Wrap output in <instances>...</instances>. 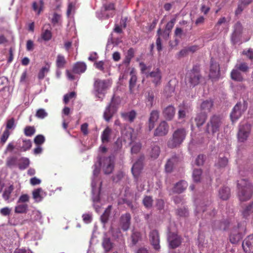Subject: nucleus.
<instances>
[{
    "label": "nucleus",
    "mask_w": 253,
    "mask_h": 253,
    "mask_svg": "<svg viewBox=\"0 0 253 253\" xmlns=\"http://www.w3.org/2000/svg\"><path fill=\"white\" fill-rule=\"evenodd\" d=\"M115 158L114 156H109L100 159L99 164H95L93 166V178L91 182L92 200L94 203V207L97 212H98L99 206L97 203L99 202L100 199V189L101 182L98 177L100 172L99 167H100L105 174L111 173L114 168Z\"/></svg>",
    "instance_id": "obj_1"
},
{
    "label": "nucleus",
    "mask_w": 253,
    "mask_h": 253,
    "mask_svg": "<svg viewBox=\"0 0 253 253\" xmlns=\"http://www.w3.org/2000/svg\"><path fill=\"white\" fill-rule=\"evenodd\" d=\"M238 197L240 201H246L249 200L252 195V186L246 179L238 180Z\"/></svg>",
    "instance_id": "obj_2"
},
{
    "label": "nucleus",
    "mask_w": 253,
    "mask_h": 253,
    "mask_svg": "<svg viewBox=\"0 0 253 253\" xmlns=\"http://www.w3.org/2000/svg\"><path fill=\"white\" fill-rule=\"evenodd\" d=\"M111 85V82L109 80L95 79L94 83V94L96 97L102 100L106 93V91Z\"/></svg>",
    "instance_id": "obj_3"
},
{
    "label": "nucleus",
    "mask_w": 253,
    "mask_h": 253,
    "mask_svg": "<svg viewBox=\"0 0 253 253\" xmlns=\"http://www.w3.org/2000/svg\"><path fill=\"white\" fill-rule=\"evenodd\" d=\"M134 130L130 127H126L122 130V134L124 140H130L131 145V152L132 154L138 153L141 148V144L139 141H135L133 138V132Z\"/></svg>",
    "instance_id": "obj_4"
},
{
    "label": "nucleus",
    "mask_w": 253,
    "mask_h": 253,
    "mask_svg": "<svg viewBox=\"0 0 253 253\" xmlns=\"http://www.w3.org/2000/svg\"><path fill=\"white\" fill-rule=\"evenodd\" d=\"M186 133L185 129L183 128L175 130L173 133L172 138L168 142V147L173 148L179 146L185 139Z\"/></svg>",
    "instance_id": "obj_5"
},
{
    "label": "nucleus",
    "mask_w": 253,
    "mask_h": 253,
    "mask_svg": "<svg viewBox=\"0 0 253 253\" xmlns=\"http://www.w3.org/2000/svg\"><path fill=\"white\" fill-rule=\"evenodd\" d=\"M115 5L113 3L104 4L100 11L96 12V16L100 19L112 17L115 15Z\"/></svg>",
    "instance_id": "obj_6"
},
{
    "label": "nucleus",
    "mask_w": 253,
    "mask_h": 253,
    "mask_svg": "<svg viewBox=\"0 0 253 253\" xmlns=\"http://www.w3.org/2000/svg\"><path fill=\"white\" fill-rule=\"evenodd\" d=\"M247 107L248 103L245 101H244L243 103L240 102L237 103L230 114L232 121L234 122L239 119L247 110Z\"/></svg>",
    "instance_id": "obj_7"
},
{
    "label": "nucleus",
    "mask_w": 253,
    "mask_h": 253,
    "mask_svg": "<svg viewBox=\"0 0 253 253\" xmlns=\"http://www.w3.org/2000/svg\"><path fill=\"white\" fill-rule=\"evenodd\" d=\"M200 75L199 71L197 67L187 73L185 78L186 82L189 84L190 86H195L199 83Z\"/></svg>",
    "instance_id": "obj_8"
},
{
    "label": "nucleus",
    "mask_w": 253,
    "mask_h": 253,
    "mask_svg": "<svg viewBox=\"0 0 253 253\" xmlns=\"http://www.w3.org/2000/svg\"><path fill=\"white\" fill-rule=\"evenodd\" d=\"M251 124L247 123L240 125L238 133L239 141L244 142L247 139L251 132Z\"/></svg>",
    "instance_id": "obj_9"
},
{
    "label": "nucleus",
    "mask_w": 253,
    "mask_h": 253,
    "mask_svg": "<svg viewBox=\"0 0 253 253\" xmlns=\"http://www.w3.org/2000/svg\"><path fill=\"white\" fill-rule=\"evenodd\" d=\"M119 104L116 102L114 98L112 99L111 102L108 105L104 112V118L108 122L112 118L115 113L117 112Z\"/></svg>",
    "instance_id": "obj_10"
},
{
    "label": "nucleus",
    "mask_w": 253,
    "mask_h": 253,
    "mask_svg": "<svg viewBox=\"0 0 253 253\" xmlns=\"http://www.w3.org/2000/svg\"><path fill=\"white\" fill-rule=\"evenodd\" d=\"M220 125L221 121L219 117L214 116L207 125V131L209 133H214L219 130Z\"/></svg>",
    "instance_id": "obj_11"
},
{
    "label": "nucleus",
    "mask_w": 253,
    "mask_h": 253,
    "mask_svg": "<svg viewBox=\"0 0 253 253\" xmlns=\"http://www.w3.org/2000/svg\"><path fill=\"white\" fill-rule=\"evenodd\" d=\"M144 158L143 156H140L138 160L133 164L131 168L132 174L136 180L138 179L142 169Z\"/></svg>",
    "instance_id": "obj_12"
},
{
    "label": "nucleus",
    "mask_w": 253,
    "mask_h": 253,
    "mask_svg": "<svg viewBox=\"0 0 253 253\" xmlns=\"http://www.w3.org/2000/svg\"><path fill=\"white\" fill-rule=\"evenodd\" d=\"M147 78H150L155 85L160 84L162 81V72L159 68H156L147 75Z\"/></svg>",
    "instance_id": "obj_13"
},
{
    "label": "nucleus",
    "mask_w": 253,
    "mask_h": 253,
    "mask_svg": "<svg viewBox=\"0 0 253 253\" xmlns=\"http://www.w3.org/2000/svg\"><path fill=\"white\" fill-rule=\"evenodd\" d=\"M242 247L246 253H253V234L244 240Z\"/></svg>",
    "instance_id": "obj_14"
},
{
    "label": "nucleus",
    "mask_w": 253,
    "mask_h": 253,
    "mask_svg": "<svg viewBox=\"0 0 253 253\" xmlns=\"http://www.w3.org/2000/svg\"><path fill=\"white\" fill-rule=\"evenodd\" d=\"M150 241L155 250L159 251L160 249V238L157 231L153 230L150 233Z\"/></svg>",
    "instance_id": "obj_15"
},
{
    "label": "nucleus",
    "mask_w": 253,
    "mask_h": 253,
    "mask_svg": "<svg viewBox=\"0 0 253 253\" xmlns=\"http://www.w3.org/2000/svg\"><path fill=\"white\" fill-rule=\"evenodd\" d=\"M168 240L169 247L172 249L177 248L181 243L180 237L174 233L169 234Z\"/></svg>",
    "instance_id": "obj_16"
},
{
    "label": "nucleus",
    "mask_w": 253,
    "mask_h": 253,
    "mask_svg": "<svg viewBox=\"0 0 253 253\" xmlns=\"http://www.w3.org/2000/svg\"><path fill=\"white\" fill-rule=\"evenodd\" d=\"M219 66L218 64L211 61L209 77L212 80H216L219 77Z\"/></svg>",
    "instance_id": "obj_17"
},
{
    "label": "nucleus",
    "mask_w": 253,
    "mask_h": 253,
    "mask_svg": "<svg viewBox=\"0 0 253 253\" xmlns=\"http://www.w3.org/2000/svg\"><path fill=\"white\" fill-rule=\"evenodd\" d=\"M169 131V126L165 121L162 122L156 128L154 135L163 136L166 135Z\"/></svg>",
    "instance_id": "obj_18"
},
{
    "label": "nucleus",
    "mask_w": 253,
    "mask_h": 253,
    "mask_svg": "<svg viewBox=\"0 0 253 253\" xmlns=\"http://www.w3.org/2000/svg\"><path fill=\"white\" fill-rule=\"evenodd\" d=\"M242 30L241 24L240 23H237L234 26V30L231 36V40L234 44L238 42Z\"/></svg>",
    "instance_id": "obj_19"
},
{
    "label": "nucleus",
    "mask_w": 253,
    "mask_h": 253,
    "mask_svg": "<svg viewBox=\"0 0 253 253\" xmlns=\"http://www.w3.org/2000/svg\"><path fill=\"white\" fill-rule=\"evenodd\" d=\"M131 216L129 213L122 215L120 219V225L124 231L128 229L130 224Z\"/></svg>",
    "instance_id": "obj_20"
},
{
    "label": "nucleus",
    "mask_w": 253,
    "mask_h": 253,
    "mask_svg": "<svg viewBox=\"0 0 253 253\" xmlns=\"http://www.w3.org/2000/svg\"><path fill=\"white\" fill-rule=\"evenodd\" d=\"M228 161L226 157H219L215 164L216 168L219 170L225 169L228 166Z\"/></svg>",
    "instance_id": "obj_21"
},
{
    "label": "nucleus",
    "mask_w": 253,
    "mask_h": 253,
    "mask_svg": "<svg viewBox=\"0 0 253 253\" xmlns=\"http://www.w3.org/2000/svg\"><path fill=\"white\" fill-rule=\"evenodd\" d=\"M33 197L36 202L42 201L44 197L45 196V193L41 188L36 189L33 191Z\"/></svg>",
    "instance_id": "obj_22"
},
{
    "label": "nucleus",
    "mask_w": 253,
    "mask_h": 253,
    "mask_svg": "<svg viewBox=\"0 0 253 253\" xmlns=\"http://www.w3.org/2000/svg\"><path fill=\"white\" fill-rule=\"evenodd\" d=\"M239 230L237 233L233 231L230 235V241L232 244L237 243L242 237V232L244 231V228H239Z\"/></svg>",
    "instance_id": "obj_23"
},
{
    "label": "nucleus",
    "mask_w": 253,
    "mask_h": 253,
    "mask_svg": "<svg viewBox=\"0 0 253 253\" xmlns=\"http://www.w3.org/2000/svg\"><path fill=\"white\" fill-rule=\"evenodd\" d=\"M18 144L21 150L23 151H26L30 149L32 146V142L29 139L20 138L18 140Z\"/></svg>",
    "instance_id": "obj_24"
},
{
    "label": "nucleus",
    "mask_w": 253,
    "mask_h": 253,
    "mask_svg": "<svg viewBox=\"0 0 253 253\" xmlns=\"http://www.w3.org/2000/svg\"><path fill=\"white\" fill-rule=\"evenodd\" d=\"M159 118V113L157 111H153L151 112L149 121V130H152L155 126V123L157 121Z\"/></svg>",
    "instance_id": "obj_25"
},
{
    "label": "nucleus",
    "mask_w": 253,
    "mask_h": 253,
    "mask_svg": "<svg viewBox=\"0 0 253 253\" xmlns=\"http://www.w3.org/2000/svg\"><path fill=\"white\" fill-rule=\"evenodd\" d=\"M187 186V183L185 181L181 180L175 185L173 191L178 193H182L186 189Z\"/></svg>",
    "instance_id": "obj_26"
},
{
    "label": "nucleus",
    "mask_w": 253,
    "mask_h": 253,
    "mask_svg": "<svg viewBox=\"0 0 253 253\" xmlns=\"http://www.w3.org/2000/svg\"><path fill=\"white\" fill-rule=\"evenodd\" d=\"M112 129L109 127H106L102 133L101 138L103 143H108L110 139Z\"/></svg>",
    "instance_id": "obj_27"
},
{
    "label": "nucleus",
    "mask_w": 253,
    "mask_h": 253,
    "mask_svg": "<svg viewBox=\"0 0 253 253\" xmlns=\"http://www.w3.org/2000/svg\"><path fill=\"white\" fill-rule=\"evenodd\" d=\"M86 69V66L84 62H78L73 67V71L74 73H84Z\"/></svg>",
    "instance_id": "obj_28"
},
{
    "label": "nucleus",
    "mask_w": 253,
    "mask_h": 253,
    "mask_svg": "<svg viewBox=\"0 0 253 253\" xmlns=\"http://www.w3.org/2000/svg\"><path fill=\"white\" fill-rule=\"evenodd\" d=\"M164 115L167 119L170 120L172 119L175 114V109L172 106H169L165 109Z\"/></svg>",
    "instance_id": "obj_29"
},
{
    "label": "nucleus",
    "mask_w": 253,
    "mask_h": 253,
    "mask_svg": "<svg viewBox=\"0 0 253 253\" xmlns=\"http://www.w3.org/2000/svg\"><path fill=\"white\" fill-rule=\"evenodd\" d=\"M178 162V158L177 157H172L169 159L165 165V169L167 172H170L173 168V166Z\"/></svg>",
    "instance_id": "obj_30"
},
{
    "label": "nucleus",
    "mask_w": 253,
    "mask_h": 253,
    "mask_svg": "<svg viewBox=\"0 0 253 253\" xmlns=\"http://www.w3.org/2000/svg\"><path fill=\"white\" fill-rule=\"evenodd\" d=\"M213 103L211 100H206L202 102L201 105V109L203 113L209 112L212 107Z\"/></svg>",
    "instance_id": "obj_31"
},
{
    "label": "nucleus",
    "mask_w": 253,
    "mask_h": 253,
    "mask_svg": "<svg viewBox=\"0 0 253 253\" xmlns=\"http://www.w3.org/2000/svg\"><path fill=\"white\" fill-rule=\"evenodd\" d=\"M28 209V206L27 204L18 203L15 207L14 211L17 213H26Z\"/></svg>",
    "instance_id": "obj_32"
},
{
    "label": "nucleus",
    "mask_w": 253,
    "mask_h": 253,
    "mask_svg": "<svg viewBox=\"0 0 253 253\" xmlns=\"http://www.w3.org/2000/svg\"><path fill=\"white\" fill-rule=\"evenodd\" d=\"M50 63H46V65L42 67L40 70L38 74V78L39 80H42L49 71Z\"/></svg>",
    "instance_id": "obj_33"
},
{
    "label": "nucleus",
    "mask_w": 253,
    "mask_h": 253,
    "mask_svg": "<svg viewBox=\"0 0 253 253\" xmlns=\"http://www.w3.org/2000/svg\"><path fill=\"white\" fill-rule=\"evenodd\" d=\"M130 79L129 80V90L130 92H132V89L135 85V84L137 81V77L136 76V72L134 69H132L130 73Z\"/></svg>",
    "instance_id": "obj_34"
},
{
    "label": "nucleus",
    "mask_w": 253,
    "mask_h": 253,
    "mask_svg": "<svg viewBox=\"0 0 253 253\" xmlns=\"http://www.w3.org/2000/svg\"><path fill=\"white\" fill-rule=\"evenodd\" d=\"M121 116L124 120L132 122L136 117V113L134 111L132 110L128 112L122 113Z\"/></svg>",
    "instance_id": "obj_35"
},
{
    "label": "nucleus",
    "mask_w": 253,
    "mask_h": 253,
    "mask_svg": "<svg viewBox=\"0 0 253 253\" xmlns=\"http://www.w3.org/2000/svg\"><path fill=\"white\" fill-rule=\"evenodd\" d=\"M230 195V189L227 187L222 188L219 191L220 198L224 200H227Z\"/></svg>",
    "instance_id": "obj_36"
},
{
    "label": "nucleus",
    "mask_w": 253,
    "mask_h": 253,
    "mask_svg": "<svg viewBox=\"0 0 253 253\" xmlns=\"http://www.w3.org/2000/svg\"><path fill=\"white\" fill-rule=\"evenodd\" d=\"M102 246L106 252H109L113 247L110 239L105 234L102 242Z\"/></svg>",
    "instance_id": "obj_37"
},
{
    "label": "nucleus",
    "mask_w": 253,
    "mask_h": 253,
    "mask_svg": "<svg viewBox=\"0 0 253 253\" xmlns=\"http://www.w3.org/2000/svg\"><path fill=\"white\" fill-rule=\"evenodd\" d=\"M94 65L96 68L104 72H105V70L108 69L110 66L109 62H103L102 61H100L99 62H96L95 63Z\"/></svg>",
    "instance_id": "obj_38"
},
{
    "label": "nucleus",
    "mask_w": 253,
    "mask_h": 253,
    "mask_svg": "<svg viewBox=\"0 0 253 253\" xmlns=\"http://www.w3.org/2000/svg\"><path fill=\"white\" fill-rule=\"evenodd\" d=\"M231 79L234 81L241 82L243 80V77L237 69L234 68L231 73Z\"/></svg>",
    "instance_id": "obj_39"
},
{
    "label": "nucleus",
    "mask_w": 253,
    "mask_h": 253,
    "mask_svg": "<svg viewBox=\"0 0 253 253\" xmlns=\"http://www.w3.org/2000/svg\"><path fill=\"white\" fill-rule=\"evenodd\" d=\"M175 20L172 19L169 22H168L166 27V30L163 33V36L167 39L169 37V31L172 29L175 23Z\"/></svg>",
    "instance_id": "obj_40"
},
{
    "label": "nucleus",
    "mask_w": 253,
    "mask_h": 253,
    "mask_svg": "<svg viewBox=\"0 0 253 253\" xmlns=\"http://www.w3.org/2000/svg\"><path fill=\"white\" fill-rule=\"evenodd\" d=\"M18 167L20 169H25L30 164V161L28 158H22L18 160Z\"/></svg>",
    "instance_id": "obj_41"
},
{
    "label": "nucleus",
    "mask_w": 253,
    "mask_h": 253,
    "mask_svg": "<svg viewBox=\"0 0 253 253\" xmlns=\"http://www.w3.org/2000/svg\"><path fill=\"white\" fill-rule=\"evenodd\" d=\"M210 204V202H208V204H205L204 203H200L196 205L195 212L196 213H201V212H204L207 210L208 208L209 207Z\"/></svg>",
    "instance_id": "obj_42"
},
{
    "label": "nucleus",
    "mask_w": 253,
    "mask_h": 253,
    "mask_svg": "<svg viewBox=\"0 0 253 253\" xmlns=\"http://www.w3.org/2000/svg\"><path fill=\"white\" fill-rule=\"evenodd\" d=\"M207 118L206 114L205 113H201L198 114L195 118L197 126L199 127L205 123Z\"/></svg>",
    "instance_id": "obj_43"
},
{
    "label": "nucleus",
    "mask_w": 253,
    "mask_h": 253,
    "mask_svg": "<svg viewBox=\"0 0 253 253\" xmlns=\"http://www.w3.org/2000/svg\"><path fill=\"white\" fill-rule=\"evenodd\" d=\"M235 67L243 72H247L249 69L248 64L245 62H238L236 64Z\"/></svg>",
    "instance_id": "obj_44"
},
{
    "label": "nucleus",
    "mask_w": 253,
    "mask_h": 253,
    "mask_svg": "<svg viewBox=\"0 0 253 253\" xmlns=\"http://www.w3.org/2000/svg\"><path fill=\"white\" fill-rule=\"evenodd\" d=\"M66 63V60L64 57L60 54L57 55L56 61V66L59 68H62L64 67Z\"/></svg>",
    "instance_id": "obj_45"
},
{
    "label": "nucleus",
    "mask_w": 253,
    "mask_h": 253,
    "mask_svg": "<svg viewBox=\"0 0 253 253\" xmlns=\"http://www.w3.org/2000/svg\"><path fill=\"white\" fill-rule=\"evenodd\" d=\"M18 163V159L15 157H9L6 161V165L10 168L17 166Z\"/></svg>",
    "instance_id": "obj_46"
},
{
    "label": "nucleus",
    "mask_w": 253,
    "mask_h": 253,
    "mask_svg": "<svg viewBox=\"0 0 253 253\" xmlns=\"http://www.w3.org/2000/svg\"><path fill=\"white\" fill-rule=\"evenodd\" d=\"M111 206H109L108 208L105 210L103 214L101 216V220L102 223L105 224L107 222L108 217L109 216L110 211H111Z\"/></svg>",
    "instance_id": "obj_47"
},
{
    "label": "nucleus",
    "mask_w": 253,
    "mask_h": 253,
    "mask_svg": "<svg viewBox=\"0 0 253 253\" xmlns=\"http://www.w3.org/2000/svg\"><path fill=\"white\" fill-rule=\"evenodd\" d=\"M76 8V1L72 0H69V4L67 14L69 16L72 12H73Z\"/></svg>",
    "instance_id": "obj_48"
},
{
    "label": "nucleus",
    "mask_w": 253,
    "mask_h": 253,
    "mask_svg": "<svg viewBox=\"0 0 253 253\" xmlns=\"http://www.w3.org/2000/svg\"><path fill=\"white\" fill-rule=\"evenodd\" d=\"M48 113L43 109H39L37 111L36 116L40 119H43L46 117Z\"/></svg>",
    "instance_id": "obj_49"
},
{
    "label": "nucleus",
    "mask_w": 253,
    "mask_h": 253,
    "mask_svg": "<svg viewBox=\"0 0 253 253\" xmlns=\"http://www.w3.org/2000/svg\"><path fill=\"white\" fill-rule=\"evenodd\" d=\"M188 112V107L185 106L180 107L178 111V117L179 119H183Z\"/></svg>",
    "instance_id": "obj_50"
},
{
    "label": "nucleus",
    "mask_w": 253,
    "mask_h": 253,
    "mask_svg": "<svg viewBox=\"0 0 253 253\" xmlns=\"http://www.w3.org/2000/svg\"><path fill=\"white\" fill-rule=\"evenodd\" d=\"M160 152V150L159 147L158 146H155L151 149L150 156L152 158L156 159L159 156Z\"/></svg>",
    "instance_id": "obj_51"
},
{
    "label": "nucleus",
    "mask_w": 253,
    "mask_h": 253,
    "mask_svg": "<svg viewBox=\"0 0 253 253\" xmlns=\"http://www.w3.org/2000/svg\"><path fill=\"white\" fill-rule=\"evenodd\" d=\"M202 171L200 169H195L193 172V178L194 181L199 182L201 179Z\"/></svg>",
    "instance_id": "obj_52"
},
{
    "label": "nucleus",
    "mask_w": 253,
    "mask_h": 253,
    "mask_svg": "<svg viewBox=\"0 0 253 253\" xmlns=\"http://www.w3.org/2000/svg\"><path fill=\"white\" fill-rule=\"evenodd\" d=\"M143 203L144 206L147 208H150L152 207L153 200L150 196H145L143 200Z\"/></svg>",
    "instance_id": "obj_53"
},
{
    "label": "nucleus",
    "mask_w": 253,
    "mask_h": 253,
    "mask_svg": "<svg viewBox=\"0 0 253 253\" xmlns=\"http://www.w3.org/2000/svg\"><path fill=\"white\" fill-rule=\"evenodd\" d=\"M13 190L12 185L9 186L7 188H6L2 194L3 198L5 200H8L9 198L10 195Z\"/></svg>",
    "instance_id": "obj_54"
},
{
    "label": "nucleus",
    "mask_w": 253,
    "mask_h": 253,
    "mask_svg": "<svg viewBox=\"0 0 253 253\" xmlns=\"http://www.w3.org/2000/svg\"><path fill=\"white\" fill-rule=\"evenodd\" d=\"M76 93L74 91L66 94L64 96V102L65 104L68 103L70 100L72 99V98H75L76 97Z\"/></svg>",
    "instance_id": "obj_55"
},
{
    "label": "nucleus",
    "mask_w": 253,
    "mask_h": 253,
    "mask_svg": "<svg viewBox=\"0 0 253 253\" xmlns=\"http://www.w3.org/2000/svg\"><path fill=\"white\" fill-rule=\"evenodd\" d=\"M41 37L44 41H49L51 38V33L49 30H45L42 32Z\"/></svg>",
    "instance_id": "obj_56"
},
{
    "label": "nucleus",
    "mask_w": 253,
    "mask_h": 253,
    "mask_svg": "<svg viewBox=\"0 0 253 253\" xmlns=\"http://www.w3.org/2000/svg\"><path fill=\"white\" fill-rule=\"evenodd\" d=\"M139 66L140 68L141 73L143 74H145L147 77V75L148 72L150 70V67L149 66H147L144 63L141 62L139 64Z\"/></svg>",
    "instance_id": "obj_57"
},
{
    "label": "nucleus",
    "mask_w": 253,
    "mask_h": 253,
    "mask_svg": "<svg viewBox=\"0 0 253 253\" xmlns=\"http://www.w3.org/2000/svg\"><path fill=\"white\" fill-rule=\"evenodd\" d=\"M30 200V197L27 194H22L21 195L18 199L17 201L18 203L21 204H26V203L29 202Z\"/></svg>",
    "instance_id": "obj_58"
},
{
    "label": "nucleus",
    "mask_w": 253,
    "mask_h": 253,
    "mask_svg": "<svg viewBox=\"0 0 253 253\" xmlns=\"http://www.w3.org/2000/svg\"><path fill=\"white\" fill-rule=\"evenodd\" d=\"M209 2V1L208 0H204V3L202 4L201 8V11L205 14H207L210 9L209 5L206 4V3Z\"/></svg>",
    "instance_id": "obj_59"
},
{
    "label": "nucleus",
    "mask_w": 253,
    "mask_h": 253,
    "mask_svg": "<svg viewBox=\"0 0 253 253\" xmlns=\"http://www.w3.org/2000/svg\"><path fill=\"white\" fill-rule=\"evenodd\" d=\"M35 132V129L34 127L28 126L25 127L24 133L26 136H31Z\"/></svg>",
    "instance_id": "obj_60"
},
{
    "label": "nucleus",
    "mask_w": 253,
    "mask_h": 253,
    "mask_svg": "<svg viewBox=\"0 0 253 253\" xmlns=\"http://www.w3.org/2000/svg\"><path fill=\"white\" fill-rule=\"evenodd\" d=\"M10 135V132L7 129H5L0 138V143L3 145L4 144L7 139L8 138Z\"/></svg>",
    "instance_id": "obj_61"
},
{
    "label": "nucleus",
    "mask_w": 253,
    "mask_h": 253,
    "mask_svg": "<svg viewBox=\"0 0 253 253\" xmlns=\"http://www.w3.org/2000/svg\"><path fill=\"white\" fill-rule=\"evenodd\" d=\"M154 96L152 93H148L147 96V105L150 107L152 106L154 101Z\"/></svg>",
    "instance_id": "obj_62"
},
{
    "label": "nucleus",
    "mask_w": 253,
    "mask_h": 253,
    "mask_svg": "<svg viewBox=\"0 0 253 253\" xmlns=\"http://www.w3.org/2000/svg\"><path fill=\"white\" fill-rule=\"evenodd\" d=\"M9 223L12 225L16 226L22 224V221L20 218H12L9 220Z\"/></svg>",
    "instance_id": "obj_63"
},
{
    "label": "nucleus",
    "mask_w": 253,
    "mask_h": 253,
    "mask_svg": "<svg viewBox=\"0 0 253 253\" xmlns=\"http://www.w3.org/2000/svg\"><path fill=\"white\" fill-rule=\"evenodd\" d=\"M44 141L45 138L42 135H38L34 139V142L37 145L42 144Z\"/></svg>",
    "instance_id": "obj_64"
}]
</instances>
